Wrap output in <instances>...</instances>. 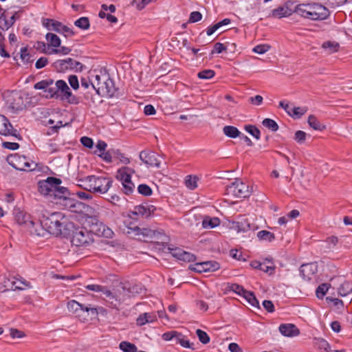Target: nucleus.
<instances>
[{
    "mask_svg": "<svg viewBox=\"0 0 352 352\" xmlns=\"http://www.w3.org/2000/svg\"><path fill=\"white\" fill-rule=\"evenodd\" d=\"M270 49V46L268 44H261L256 45L252 51L258 54H263Z\"/></svg>",
    "mask_w": 352,
    "mask_h": 352,
    "instance_id": "obj_51",
    "label": "nucleus"
},
{
    "mask_svg": "<svg viewBox=\"0 0 352 352\" xmlns=\"http://www.w3.org/2000/svg\"><path fill=\"white\" fill-rule=\"evenodd\" d=\"M0 134L3 135H12L21 139L17 130L13 128L7 118L3 115H0Z\"/></svg>",
    "mask_w": 352,
    "mask_h": 352,
    "instance_id": "obj_16",
    "label": "nucleus"
},
{
    "mask_svg": "<svg viewBox=\"0 0 352 352\" xmlns=\"http://www.w3.org/2000/svg\"><path fill=\"white\" fill-rule=\"evenodd\" d=\"M175 343L179 344L185 348L194 349V348L192 347V344H191L188 340H186L185 337L179 333H178V335L175 340Z\"/></svg>",
    "mask_w": 352,
    "mask_h": 352,
    "instance_id": "obj_43",
    "label": "nucleus"
},
{
    "mask_svg": "<svg viewBox=\"0 0 352 352\" xmlns=\"http://www.w3.org/2000/svg\"><path fill=\"white\" fill-rule=\"evenodd\" d=\"M307 111L306 107H293L292 106L290 113L289 115L294 118H301Z\"/></svg>",
    "mask_w": 352,
    "mask_h": 352,
    "instance_id": "obj_33",
    "label": "nucleus"
},
{
    "mask_svg": "<svg viewBox=\"0 0 352 352\" xmlns=\"http://www.w3.org/2000/svg\"><path fill=\"white\" fill-rule=\"evenodd\" d=\"M252 306L254 307H258V301L256 299L253 292L245 291L244 294L242 296Z\"/></svg>",
    "mask_w": 352,
    "mask_h": 352,
    "instance_id": "obj_40",
    "label": "nucleus"
},
{
    "mask_svg": "<svg viewBox=\"0 0 352 352\" xmlns=\"http://www.w3.org/2000/svg\"><path fill=\"white\" fill-rule=\"evenodd\" d=\"M15 221L20 226H24L26 229L32 227L33 219L31 216L19 208L14 209L13 212Z\"/></svg>",
    "mask_w": 352,
    "mask_h": 352,
    "instance_id": "obj_15",
    "label": "nucleus"
},
{
    "mask_svg": "<svg viewBox=\"0 0 352 352\" xmlns=\"http://www.w3.org/2000/svg\"><path fill=\"white\" fill-rule=\"evenodd\" d=\"M300 274L304 280H310L318 271L316 263L303 264L300 267Z\"/></svg>",
    "mask_w": 352,
    "mask_h": 352,
    "instance_id": "obj_18",
    "label": "nucleus"
},
{
    "mask_svg": "<svg viewBox=\"0 0 352 352\" xmlns=\"http://www.w3.org/2000/svg\"><path fill=\"white\" fill-rule=\"evenodd\" d=\"M220 224V219L218 217H210L206 216L202 221V226L205 229L213 228Z\"/></svg>",
    "mask_w": 352,
    "mask_h": 352,
    "instance_id": "obj_31",
    "label": "nucleus"
},
{
    "mask_svg": "<svg viewBox=\"0 0 352 352\" xmlns=\"http://www.w3.org/2000/svg\"><path fill=\"white\" fill-rule=\"evenodd\" d=\"M126 230L124 232L127 234H133L135 236L146 235L144 231L146 229L141 230L138 226H131L130 224H126Z\"/></svg>",
    "mask_w": 352,
    "mask_h": 352,
    "instance_id": "obj_38",
    "label": "nucleus"
},
{
    "mask_svg": "<svg viewBox=\"0 0 352 352\" xmlns=\"http://www.w3.org/2000/svg\"><path fill=\"white\" fill-rule=\"evenodd\" d=\"M262 124L265 127L272 130V131H276L278 129V126L274 120L265 118L263 120Z\"/></svg>",
    "mask_w": 352,
    "mask_h": 352,
    "instance_id": "obj_45",
    "label": "nucleus"
},
{
    "mask_svg": "<svg viewBox=\"0 0 352 352\" xmlns=\"http://www.w3.org/2000/svg\"><path fill=\"white\" fill-rule=\"evenodd\" d=\"M294 12V10H292L289 8V5L285 3L282 6H279L277 8H275L272 10L270 16L273 18L280 19L283 17H287L292 14Z\"/></svg>",
    "mask_w": 352,
    "mask_h": 352,
    "instance_id": "obj_23",
    "label": "nucleus"
},
{
    "mask_svg": "<svg viewBox=\"0 0 352 352\" xmlns=\"http://www.w3.org/2000/svg\"><path fill=\"white\" fill-rule=\"evenodd\" d=\"M8 160L11 166L19 170H32L36 167V164L32 161H30L25 156L17 154L10 155Z\"/></svg>",
    "mask_w": 352,
    "mask_h": 352,
    "instance_id": "obj_9",
    "label": "nucleus"
},
{
    "mask_svg": "<svg viewBox=\"0 0 352 352\" xmlns=\"http://www.w3.org/2000/svg\"><path fill=\"white\" fill-rule=\"evenodd\" d=\"M53 65L58 72H65L68 70L78 72L82 69V65L80 62L71 58L58 60L54 63Z\"/></svg>",
    "mask_w": 352,
    "mask_h": 352,
    "instance_id": "obj_11",
    "label": "nucleus"
},
{
    "mask_svg": "<svg viewBox=\"0 0 352 352\" xmlns=\"http://www.w3.org/2000/svg\"><path fill=\"white\" fill-rule=\"evenodd\" d=\"M56 87L58 91H60L62 95L65 98H69L72 96L70 89L67 85L66 82L63 80H57L56 82Z\"/></svg>",
    "mask_w": 352,
    "mask_h": 352,
    "instance_id": "obj_29",
    "label": "nucleus"
},
{
    "mask_svg": "<svg viewBox=\"0 0 352 352\" xmlns=\"http://www.w3.org/2000/svg\"><path fill=\"white\" fill-rule=\"evenodd\" d=\"M67 196L65 195L63 199H59V205L63 206L64 209L76 214V218L79 221L86 222L88 219V206L80 201Z\"/></svg>",
    "mask_w": 352,
    "mask_h": 352,
    "instance_id": "obj_5",
    "label": "nucleus"
},
{
    "mask_svg": "<svg viewBox=\"0 0 352 352\" xmlns=\"http://www.w3.org/2000/svg\"><path fill=\"white\" fill-rule=\"evenodd\" d=\"M33 226L28 227V230L30 232L31 234H34L38 236H44L47 232V230L45 229L44 226L41 224V221H39V223L36 225L35 222L33 221Z\"/></svg>",
    "mask_w": 352,
    "mask_h": 352,
    "instance_id": "obj_30",
    "label": "nucleus"
},
{
    "mask_svg": "<svg viewBox=\"0 0 352 352\" xmlns=\"http://www.w3.org/2000/svg\"><path fill=\"white\" fill-rule=\"evenodd\" d=\"M306 133L302 131H297L295 133V140L298 143H302L305 140Z\"/></svg>",
    "mask_w": 352,
    "mask_h": 352,
    "instance_id": "obj_64",
    "label": "nucleus"
},
{
    "mask_svg": "<svg viewBox=\"0 0 352 352\" xmlns=\"http://www.w3.org/2000/svg\"><path fill=\"white\" fill-rule=\"evenodd\" d=\"M308 124L310 127L315 130L322 131L325 129V126L320 123L316 116L311 115L308 118Z\"/></svg>",
    "mask_w": 352,
    "mask_h": 352,
    "instance_id": "obj_34",
    "label": "nucleus"
},
{
    "mask_svg": "<svg viewBox=\"0 0 352 352\" xmlns=\"http://www.w3.org/2000/svg\"><path fill=\"white\" fill-rule=\"evenodd\" d=\"M251 266L253 268L258 269L263 272L268 273L269 274H272L274 272V266L271 264L270 265H267L266 263H260L258 261H254L251 263Z\"/></svg>",
    "mask_w": 352,
    "mask_h": 352,
    "instance_id": "obj_27",
    "label": "nucleus"
},
{
    "mask_svg": "<svg viewBox=\"0 0 352 352\" xmlns=\"http://www.w3.org/2000/svg\"><path fill=\"white\" fill-rule=\"evenodd\" d=\"M138 191L140 194L144 196H149L152 194L151 188L146 184H140L138 187Z\"/></svg>",
    "mask_w": 352,
    "mask_h": 352,
    "instance_id": "obj_52",
    "label": "nucleus"
},
{
    "mask_svg": "<svg viewBox=\"0 0 352 352\" xmlns=\"http://www.w3.org/2000/svg\"><path fill=\"white\" fill-rule=\"evenodd\" d=\"M352 292V283L344 281L338 288V293L341 296H346Z\"/></svg>",
    "mask_w": 352,
    "mask_h": 352,
    "instance_id": "obj_37",
    "label": "nucleus"
},
{
    "mask_svg": "<svg viewBox=\"0 0 352 352\" xmlns=\"http://www.w3.org/2000/svg\"><path fill=\"white\" fill-rule=\"evenodd\" d=\"M329 287V284L323 283L318 287L316 289V296L319 298H322Z\"/></svg>",
    "mask_w": 352,
    "mask_h": 352,
    "instance_id": "obj_47",
    "label": "nucleus"
},
{
    "mask_svg": "<svg viewBox=\"0 0 352 352\" xmlns=\"http://www.w3.org/2000/svg\"><path fill=\"white\" fill-rule=\"evenodd\" d=\"M62 181L60 179L49 177L38 183V191L47 197L50 201L59 205V199H63L69 192L67 188L60 186Z\"/></svg>",
    "mask_w": 352,
    "mask_h": 352,
    "instance_id": "obj_2",
    "label": "nucleus"
},
{
    "mask_svg": "<svg viewBox=\"0 0 352 352\" xmlns=\"http://www.w3.org/2000/svg\"><path fill=\"white\" fill-rule=\"evenodd\" d=\"M152 0H133L132 5L135 6L138 10H142Z\"/></svg>",
    "mask_w": 352,
    "mask_h": 352,
    "instance_id": "obj_56",
    "label": "nucleus"
},
{
    "mask_svg": "<svg viewBox=\"0 0 352 352\" xmlns=\"http://www.w3.org/2000/svg\"><path fill=\"white\" fill-rule=\"evenodd\" d=\"M7 107L11 113H16L23 109L22 98L20 96H17L16 98L14 99L12 102L10 100L7 102Z\"/></svg>",
    "mask_w": 352,
    "mask_h": 352,
    "instance_id": "obj_25",
    "label": "nucleus"
},
{
    "mask_svg": "<svg viewBox=\"0 0 352 352\" xmlns=\"http://www.w3.org/2000/svg\"><path fill=\"white\" fill-rule=\"evenodd\" d=\"M140 158L148 166L160 167V162L153 152L142 151L140 153Z\"/></svg>",
    "mask_w": 352,
    "mask_h": 352,
    "instance_id": "obj_19",
    "label": "nucleus"
},
{
    "mask_svg": "<svg viewBox=\"0 0 352 352\" xmlns=\"http://www.w3.org/2000/svg\"><path fill=\"white\" fill-rule=\"evenodd\" d=\"M12 25V22H10L9 20H7L3 16H0V28L2 30H8Z\"/></svg>",
    "mask_w": 352,
    "mask_h": 352,
    "instance_id": "obj_62",
    "label": "nucleus"
},
{
    "mask_svg": "<svg viewBox=\"0 0 352 352\" xmlns=\"http://www.w3.org/2000/svg\"><path fill=\"white\" fill-rule=\"evenodd\" d=\"M196 334L199 338V341L206 344H208L210 342V338L208 335L204 331L201 329H197L196 331Z\"/></svg>",
    "mask_w": 352,
    "mask_h": 352,
    "instance_id": "obj_49",
    "label": "nucleus"
},
{
    "mask_svg": "<svg viewBox=\"0 0 352 352\" xmlns=\"http://www.w3.org/2000/svg\"><path fill=\"white\" fill-rule=\"evenodd\" d=\"M155 210V207L153 206L139 205L135 206L133 210L130 212L131 214H129V216L131 217V215L148 217L154 212Z\"/></svg>",
    "mask_w": 352,
    "mask_h": 352,
    "instance_id": "obj_20",
    "label": "nucleus"
},
{
    "mask_svg": "<svg viewBox=\"0 0 352 352\" xmlns=\"http://www.w3.org/2000/svg\"><path fill=\"white\" fill-rule=\"evenodd\" d=\"M226 194L234 197L245 198L250 195L249 186L245 183L236 180L226 188Z\"/></svg>",
    "mask_w": 352,
    "mask_h": 352,
    "instance_id": "obj_10",
    "label": "nucleus"
},
{
    "mask_svg": "<svg viewBox=\"0 0 352 352\" xmlns=\"http://www.w3.org/2000/svg\"><path fill=\"white\" fill-rule=\"evenodd\" d=\"M322 47L327 49L329 53L337 52L339 48V45L335 42H325L322 44Z\"/></svg>",
    "mask_w": 352,
    "mask_h": 352,
    "instance_id": "obj_46",
    "label": "nucleus"
},
{
    "mask_svg": "<svg viewBox=\"0 0 352 352\" xmlns=\"http://www.w3.org/2000/svg\"><path fill=\"white\" fill-rule=\"evenodd\" d=\"M129 293H131V297L137 294H142L144 289L140 285L131 284L129 283Z\"/></svg>",
    "mask_w": 352,
    "mask_h": 352,
    "instance_id": "obj_44",
    "label": "nucleus"
},
{
    "mask_svg": "<svg viewBox=\"0 0 352 352\" xmlns=\"http://www.w3.org/2000/svg\"><path fill=\"white\" fill-rule=\"evenodd\" d=\"M245 130L251 134L256 139L258 140L260 138V131L254 126L248 125L245 127Z\"/></svg>",
    "mask_w": 352,
    "mask_h": 352,
    "instance_id": "obj_53",
    "label": "nucleus"
},
{
    "mask_svg": "<svg viewBox=\"0 0 352 352\" xmlns=\"http://www.w3.org/2000/svg\"><path fill=\"white\" fill-rule=\"evenodd\" d=\"M214 72L212 69H206L198 73L197 76L201 79H210L214 76Z\"/></svg>",
    "mask_w": 352,
    "mask_h": 352,
    "instance_id": "obj_54",
    "label": "nucleus"
},
{
    "mask_svg": "<svg viewBox=\"0 0 352 352\" xmlns=\"http://www.w3.org/2000/svg\"><path fill=\"white\" fill-rule=\"evenodd\" d=\"M119 347L123 352H138L136 346L126 341L121 342Z\"/></svg>",
    "mask_w": 352,
    "mask_h": 352,
    "instance_id": "obj_41",
    "label": "nucleus"
},
{
    "mask_svg": "<svg viewBox=\"0 0 352 352\" xmlns=\"http://www.w3.org/2000/svg\"><path fill=\"white\" fill-rule=\"evenodd\" d=\"M45 38L49 42V45L54 47H58L60 46V39L57 35L53 33H47L45 36Z\"/></svg>",
    "mask_w": 352,
    "mask_h": 352,
    "instance_id": "obj_39",
    "label": "nucleus"
},
{
    "mask_svg": "<svg viewBox=\"0 0 352 352\" xmlns=\"http://www.w3.org/2000/svg\"><path fill=\"white\" fill-rule=\"evenodd\" d=\"M71 52V50L69 47L63 46L59 49H53L51 52H49L50 54H61L63 55L68 54Z\"/></svg>",
    "mask_w": 352,
    "mask_h": 352,
    "instance_id": "obj_61",
    "label": "nucleus"
},
{
    "mask_svg": "<svg viewBox=\"0 0 352 352\" xmlns=\"http://www.w3.org/2000/svg\"><path fill=\"white\" fill-rule=\"evenodd\" d=\"M41 224L47 232L55 236H66L69 234L67 220L61 212H45L40 217Z\"/></svg>",
    "mask_w": 352,
    "mask_h": 352,
    "instance_id": "obj_3",
    "label": "nucleus"
},
{
    "mask_svg": "<svg viewBox=\"0 0 352 352\" xmlns=\"http://www.w3.org/2000/svg\"><path fill=\"white\" fill-rule=\"evenodd\" d=\"M278 329L280 333L286 337H294L300 334L299 329L294 324H281Z\"/></svg>",
    "mask_w": 352,
    "mask_h": 352,
    "instance_id": "obj_22",
    "label": "nucleus"
},
{
    "mask_svg": "<svg viewBox=\"0 0 352 352\" xmlns=\"http://www.w3.org/2000/svg\"><path fill=\"white\" fill-rule=\"evenodd\" d=\"M178 335V332L175 331L166 332L162 335V338L164 340H174L175 342L177 336Z\"/></svg>",
    "mask_w": 352,
    "mask_h": 352,
    "instance_id": "obj_57",
    "label": "nucleus"
},
{
    "mask_svg": "<svg viewBox=\"0 0 352 352\" xmlns=\"http://www.w3.org/2000/svg\"><path fill=\"white\" fill-rule=\"evenodd\" d=\"M230 289L231 291L235 292L236 294L241 296L244 294V293L246 291L242 286L238 284H232L230 287Z\"/></svg>",
    "mask_w": 352,
    "mask_h": 352,
    "instance_id": "obj_58",
    "label": "nucleus"
},
{
    "mask_svg": "<svg viewBox=\"0 0 352 352\" xmlns=\"http://www.w3.org/2000/svg\"><path fill=\"white\" fill-rule=\"evenodd\" d=\"M69 83L70 86L74 89L76 90L79 87V82L76 76L71 75L68 78Z\"/></svg>",
    "mask_w": 352,
    "mask_h": 352,
    "instance_id": "obj_60",
    "label": "nucleus"
},
{
    "mask_svg": "<svg viewBox=\"0 0 352 352\" xmlns=\"http://www.w3.org/2000/svg\"><path fill=\"white\" fill-rule=\"evenodd\" d=\"M133 172L130 168L125 166L120 168L116 173V178L121 182L123 191L126 195L131 194L135 189V184L131 179Z\"/></svg>",
    "mask_w": 352,
    "mask_h": 352,
    "instance_id": "obj_7",
    "label": "nucleus"
},
{
    "mask_svg": "<svg viewBox=\"0 0 352 352\" xmlns=\"http://www.w3.org/2000/svg\"><path fill=\"white\" fill-rule=\"evenodd\" d=\"M42 24L48 30H53L57 32H60V27H62L61 23L50 19H43Z\"/></svg>",
    "mask_w": 352,
    "mask_h": 352,
    "instance_id": "obj_26",
    "label": "nucleus"
},
{
    "mask_svg": "<svg viewBox=\"0 0 352 352\" xmlns=\"http://www.w3.org/2000/svg\"><path fill=\"white\" fill-rule=\"evenodd\" d=\"M100 212L89 207V233L98 236L112 238L113 232L108 227H106L98 219Z\"/></svg>",
    "mask_w": 352,
    "mask_h": 352,
    "instance_id": "obj_6",
    "label": "nucleus"
},
{
    "mask_svg": "<svg viewBox=\"0 0 352 352\" xmlns=\"http://www.w3.org/2000/svg\"><path fill=\"white\" fill-rule=\"evenodd\" d=\"M294 13L312 21L324 20L330 14L326 7L317 3H299L294 8Z\"/></svg>",
    "mask_w": 352,
    "mask_h": 352,
    "instance_id": "obj_4",
    "label": "nucleus"
},
{
    "mask_svg": "<svg viewBox=\"0 0 352 352\" xmlns=\"http://www.w3.org/2000/svg\"><path fill=\"white\" fill-rule=\"evenodd\" d=\"M257 237L262 241L271 242L275 239V236L273 233L267 230H261L257 233Z\"/></svg>",
    "mask_w": 352,
    "mask_h": 352,
    "instance_id": "obj_42",
    "label": "nucleus"
},
{
    "mask_svg": "<svg viewBox=\"0 0 352 352\" xmlns=\"http://www.w3.org/2000/svg\"><path fill=\"white\" fill-rule=\"evenodd\" d=\"M53 84L52 80H42L34 85L36 89H43L47 91V89Z\"/></svg>",
    "mask_w": 352,
    "mask_h": 352,
    "instance_id": "obj_50",
    "label": "nucleus"
},
{
    "mask_svg": "<svg viewBox=\"0 0 352 352\" xmlns=\"http://www.w3.org/2000/svg\"><path fill=\"white\" fill-rule=\"evenodd\" d=\"M89 84L102 97H113L117 89L107 69L99 64H93L89 69Z\"/></svg>",
    "mask_w": 352,
    "mask_h": 352,
    "instance_id": "obj_1",
    "label": "nucleus"
},
{
    "mask_svg": "<svg viewBox=\"0 0 352 352\" xmlns=\"http://www.w3.org/2000/svg\"><path fill=\"white\" fill-rule=\"evenodd\" d=\"M168 250L170 253L173 255V257L177 258L178 260H180L182 256V253L184 250H183L181 248H168Z\"/></svg>",
    "mask_w": 352,
    "mask_h": 352,
    "instance_id": "obj_59",
    "label": "nucleus"
},
{
    "mask_svg": "<svg viewBox=\"0 0 352 352\" xmlns=\"http://www.w3.org/2000/svg\"><path fill=\"white\" fill-rule=\"evenodd\" d=\"M202 19V14L198 11L192 12L190 14L188 22L196 23L201 21Z\"/></svg>",
    "mask_w": 352,
    "mask_h": 352,
    "instance_id": "obj_55",
    "label": "nucleus"
},
{
    "mask_svg": "<svg viewBox=\"0 0 352 352\" xmlns=\"http://www.w3.org/2000/svg\"><path fill=\"white\" fill-rule=\"evenodd\" d=\"M88 240V232L86 228H83L77 230L72 237V243L76 246H81L86 244Z\"/></svg>",
    "mask_w": 352,
    "mask_h": 352,
    "instance_id": "obj_21",
    "label": "nucleus"
},
{
    "mask_svg": "<svg viewBox=\"0 0 352 352\" xmlns=\"http://www.w3.org/2000/svg\"><path fill=\"white\" fill-rule=\"evenodd\" d=\"M67 308L80 321L85 322L87 320L88 316V306L87 305L72 300L67 302Z\"/></svg>",
    "mask_w": 352,
    "mask_h": 352,
    "instance_id": "obj_12",
    "label": "nucleus"
},
{
    "mask_svg": "<svg viewBox=\"0 0 352 352\" xmlns=\"http://www.w3.org/2000/svg\"><path fill=\"white\" fill-rule=\"evenodd\" d=\"M315 346L320 352H342L343 351H332L330 349V345L324 339L318 338L316 339Z\"/></svg>",
    "mask_w": 352,
    "mask_h": 352,
    "instance_id": "obj_28",
    "label": "nucleus"
},
{
    "mask_svg": "<svg viewBox=\"0 0 352 352\" xmlns=\"http://www.w3.org/2000/svg\"><path fill=\"white\" fill-rule=\"evenodd\" d=\"M111 184L112 181L108 178L89 175V192L105 193Z\"/></svg>",
    "mask_w": 352,
    "mask_h": 352,
    "instance_id": "obj_8",
    "label": "nucleus"
},
{
    "mask_svg": "<svg viewBox=\"0 0 352 352\" xmlns=\"http://www.w3.org/2000/svg\"><path fill=\"white\" fill-rule=\"evenodd\" d=\"M107 144L102 140H98L94 150V153L103 159L106 162L109 163L112 161V157L110 151H105Z\"/></svg>",
    "mask_w": 352,
    "mask_h": 352,
    "instance_id": "obj_17",
    "label": "nucleus"
},
{
    "mask_svg": "<svg viewBox=\"0 0 352 352\" xmlns=\"http://www.w3.org/2000/svg\"><path fill=\"white\" fill-rule=\"evenodd\" d=\"M74 25L82 30L88 29V18L81 17L74 22Z\"/></svg>",
    "mask_w": 352,
    "mask_h": 352,
    "instance_id": "obj_48",
    "label": "nucleus"
},
{
    "mask_svg": "<svg viewBox=\"0 0 352 352\" xmlns=\"http://www.w3.org/2000/svg\"><path fill=\"white\" fill-rule=\"evenodd\" d=\"M223 131L224 134L229 138H235L236 137H241V132L236 127L232 126H224Z\"/></svg>",
    "mask_w": 352,
    "mask_h": 352,
    "instance_id": "obj_36",
    "label": "nucleus"
},
{
    "mask_svg": "<svg viewBox=\"0 0 352 352\" xmlns=\"http://www.w3.org/2000/svg\"><path fill=\"white\" fill-rule=\"evenodd\" d=\"M89 290L103 294L111 304L113 307H116L120 304V301H117L116 294H115V289L113 292L107 289L106 287L94 284H89Z\"/></svg>",
    "mask_w": 352,
    "mask_h": 352,
    "instance_id": "obj_13",
    "label": "nucleus"
},
{
    "mask_svg": "<svg viewBox=\"0 0 352 352\" xmlns=\"http://www.w3.org/2000/svg\"><path fill=\"white\" fill-rule=\"evenodd\" d=\"M199 177L196 175H188L185 179L186 186L190 190H195L197 188Z\"/></svg>",
    "mask_w": 352,
    "mask_h": 352,
    "instance_id": "obj_35",
    "label": "nucleus"
},
{
    "mask_svg": "<svg viewBox=\"0 0 352 352\" xmlns=\"http://www.w3.org/2000/svg\"><path fill=\"white\" fill-rule=\"evenodd\" d=\"M180 260L185 262H192L195 260V256L194 254L190 252L184 251V252L182 253V256Z\"/></svg>",
    "mask_w": 352,
    "mask_h": 352,
    "instance_id": "obj_63",
    "label": "nucleus"
},
{
    "mask_svg": "<svg viewBox=\"0 0 352 352\" xmlns=\"http://www.w3.org/2000/svg\"><path fill=\"white\" fill-rule=\"evenodd\" d=\"M220 267L219 264L216 261H206L197 263L190 265L189 268L194 272L198 273L214 272Z\"/></svg>",
    "mask_w": 352,
    "mask_h": 352,
    "instance_id": "obj_14",
    "label": "nucleus"
},
{
    "mask_svg": "<svg viewBox=\"0 0 352 352\" xmlns=\"http://www.w3.org/2000/svg\"><path fill=\"white\" fill-rule=\"evenodd\" d=\"M31 285L29 282L23 279H16L11 282V289L14 290H23L25 288H30Z\"/></svg>",
    "mask_w": 352,
    "mask_h": 352,
    "instance_id": "obj_32",
    "label": "nucleus"
},
{
    "mask_svg": "<svg viewBox=\"0 0 352 352\" xmlns=\"http://www.w3.org/2000/svg\"><path fill=\"white\" fill-rule=\"evenodd\" d=\"M252 226V224L248 221V219L243 218L241 221L234 222L232 228L238 232H245L251 230Z\"/></svg>",
    "mask_w": 352,
    "mask_h": 352,
    "instance_id": "obj_24",
    "label": "nucleus"
}]
</instances>
